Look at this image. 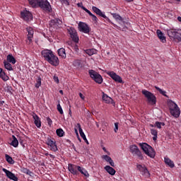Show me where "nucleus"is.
Returning a JSON list of instances; mask_svg holds the SVG:
<instances>
[{
	"label": "nucleus",
	"mask_w": 181,
	"mask_h": 181,
	"mask_svg": "<svg viewBox=\"0 0 181 181\" xmlns=\"http://www.w3.org/2000/svg\"><path fill=\"white\" fill-rule=\"evenodd\" d=\"M68 170L70 173L76 176H77V175H79V173H81V175H83L85 177H90V174H88V171H87L86 168L71 163L68 164Z\"/></svg>",
	"instance_id": "f257e3e1"
},
{
	"label": "nucleus",
	"mask_w": 181,
	"mask_h": 181,
	"mask_svg": "<svg viewBox=\"0 0 181 181\" xmlns=\"http://www.w3.org/2000/svg\"><path fill=\"white\" fill-rule=\"evenodd\" d=\"M139 146L141 148L142 151L144 152L147 156H149V158H151L153 159L156 155V152H155V150L152 146L148 145L146 143H140L139 144Z\"/></svg>",
	"instance_id": "f03ea898"
},
{
	"label": "nucleus",
	"mask_w": 181,
	"mask_h": 181,
	"mask_svg": "<svg viewBox=\"0 0 181 181\" xmlns=\"http://www.w3.org/2000/svg\"><path fill=\"white\" fill-rule=\"evenodd\" d=\"M168 35L171 40H174L177 43L181 42V30L171 29L168 31Z\"/></svg>",
	"instance_id": "7ed1b4c3"
},
{
	"label": "nucleus",
	"mask_w": 181,
	"mask_h": 181,
	"mask_svg": "<svg viewBox=\"0 0 181 181\" xmlns=\"http://www.w3.org/2000/svg\"><path fill=\"white\" fill-rule=\"evenodd\" d=\"M88 74L90 78H92V80L95 81V83H96L97 84H103V81H104V79L103 78V76H101V74H100V73L95 71L94 69H89Z\"/></svg>",
	"instance_id": "20e7f679"
},
{
	"label": "nucleus",
	"mask_w": 181,
	"mask_h": 181,
	"mask_svg": "<svg viewBox=\"0 0 181 181\" xmlns=\"http://www.w3.org/2000/svg\"><path fill=\"white\" fill-rule=\"evenodd\" d=\"M141 93L146 98L148 104H151V105H155L156 104V96H155L153 93L145 89L142 90Z\"/></svg>",
	"instance_id": "39448f33"
},
{
	"label": "nucleus",
	"mask_w": 181,
	"mask_h": 181,
	"mask_svg": "<svg viewBox=\"0 0 181 181\" xmlns=\"http://www.w3.org/2000/svg\"><path fill=\"white\" fill-rule=\"evenodd\" d=\"M38 8H40L45 12L50 13L53 10L52 9V5L47 0H39Z\"/></svg>",
	"instance_id": "423d86ee"
},
{
	"label": "nucleus",
	"mask_w": 181,
	"mask_h": 181,
	"mask_svg": "<svg viewBox=\"0 0 181 181\" xmlns=\"http://www.w3.org/2000/svg\"><path fill=\"white\" fill-rule=\"evenodd\" d=\"M92 11H93V12L95 13H96V15H98V16L103 18L104 19H105L107 21V22L113 25V26L115 28H117V25L114 24V23H112V22H111V20H110V18L108 17H107V16H105V12H103L101 10H100V8H98L96 6H92Z\"/></svg>",
	"instance_id": "0eeeda50"
},
{
	"label": "nucleus",
	"mask_w": 181,
	"mask_h": 181,
	"mask_svg": "<svg viewBox=\"0 0 181 181\" xmlns=\"http://www.w3.org/2000/svg\"><path fill=\"white\" fill-rule=\"evenodd\" d=\"M130 152L134 156H137L140 160H144V156L142 155V152L139 150V148H138V146H130Z\"/></svg>",
	"instance_id": "6e6552de"
},
{
	"label": "nucleus",
	"mask_w": 181,
	"mask_h": 181,
	"mask_svg": "<svg viewBox=\"0 0 181 181\" xmlns=\"http://www.w3.org/2000/svg\"><path fill=\"white\" fill-rule=\"evenodd\" d=\"M21 18L25 21V22H29V21H32L33 19V15L32 13L28 10H23L21 12Z\"/></svg>",
	"instance_id": "1a4fd4ad"
},
{
	"label": "nucleus",
	"mask_w": 181,
	"mask_h": 181,
	"mask_svg": "<svg viewBox=\"0 0 181 181\" xmlns=\"http://www.w3.org/2000/svg\"><path fill=\"white\" fill-rule=\"evenodd\" d=\"M106 74L111 77V78H112V80H114V81H115L116 83H120V84H123L124 81H122V78H121V76L115 74V72L106 71Z\"/></svg>",
	"instance_id": "9d476101"
},
{
	"label": "nucleus",
	"mask_w": 181,
	"mask_h": 181,
	"mask_svg": "<svg viewBox=\"0 0 181 181\" xmlns=\"http://www.w3.org/2000/svg\"><path fill=\"white\" fill-rule=\"evenodd\" d=\"M68 33H69L71 38L75 43H78V35H77V31L74 28H69L67 29Z\"/></svg>",
	"instance_id": "9b49d317"
},
{
	"label": "nucleus",
	"mask_w": 181,
	"mask_h": 181,
	"mask_svg": "<svg viewBox=\"0 0 181 181\" xmlns=\"http://www.w3.org/2000/svg\"><path fill=\"white\" fill-rule=\"evenodd\" d=\"M136 168L138 169V170H139L141 175H142V176H144L145 177H149V176H151V173H149V171L148 170V168H146V167H145V165H142L141 164H139L136 165Z\"/></svg>",
	"instance_id": "f8f14e48"
},
{
	"label": "nucleus",
	"mask_w": 181,
	"mask_h": 181,
	"mask_svg": "<svg viewBox=\"0 0 181 181\" xmlns=\"http://www.w3.org/2000/svg\"><path fill=\"white\" fill-rule=\"evenodd\" d=\"M47 145H48V146H50V149L51 151H52V152H57V145H56V140H54V139H52L50 138H48L47 140Z\"/></svg>",
	"instance_id": "ddd939ff"
},
{
	"label": "nucleus",
	"mask_w": 181,
	"mask_h": 181,
	"mask_svg": "<svg viewBox=\"0 0 181 181\" xmlns=\"http://www.w3.org/2000/svg\"><path fill=\"white\" fill-rule=\"evenodd\" d=\"M51 66H54V67H57L59 64H60V62L59 61V57H57L54 54H53L49 59L47 61Z\"/></svg>",
	"instance_id": "4468645a"
},
{
	"label": "nucleus",
	"mask_w": 181,
	"mask_h": 181,
	"mask_svg": "<svg viewBox=\"0 0 181 181\" xmlns=\"http://www.w3.org/2000/svg\"><path fill=\"white\" fill-rule=\"evenodd\" d=\"M78 29L80 32H83V33H90V27L86 23L80 22L78 23Z\"/></svg>",
	"instance_id": "2eb2a0df"
},
{
	"label": "nucleus",
	"mask_w": 181,
	"mask_h": 181,
	"mask_svg": "<svg viewBox=\"0 0 181 181\" xmlns=\"http://www.w3.org/2000/svg\"><path fill=\"white\" fill-rule=\"evenodd\" d=\"M170 112L175 118H179V117H180V108H179L177 105L170 109Z\"/></svg>",
	"instance_id": "dca6fc26"
},
{
	"label": "nucleus",
	"mask_w": 181,
	"mask_h": 181,
	"mask_svg": "<svg viewBox=\"0 0 181 181\" xmlns=\"http://www.w3.org/2000/svg\"><path fill=\"white\" fill-rule=\"evenodd\" d=\"M41 54L42 57H44L45 60L47 62L48 60H50V57L52 55H53V51L50 49H44L41 52Z\"/></svg>",
	"instance_id": "f3484780"
},
{
	"label": "nucleus",
	"mask_w": 181,
	"mask_h": 181,
	"mask_svg": "<svg viewBox=\"0 0 181 181\" xmlns=\"http://www.w3.org/2000/svg\"><path fill=\"white\" fill-rule=\"evenodd\" d=\"M3 172H4V173L6 174V177L10 179V180H13V181H18V177H16V175H15V174H13L12 172L8 170L6 168H3L2 169Z\"/></svg>",
	"instance_id": "a211bd4d"
},
{
	"label": "nucleus",
	"mask_w": 181,
	"mask_h": 181,
	"mask_svg": "<svg viewBox=\"0 0 181 181\" xmlns=\"http://www.w3.org/2000/svg\"><path fill=\"white\" fill-rule=\"evenodd\" d=\"M26 30L28 32L27 39L29 41V45H30V43H32V39H33V35L35 33V31L33 30V28L32 27L26 28Z\"/></svg>",
	"instance_id": "6ab92c4d"
},
{
	"label": "nucleus",
	"mask_w": 181,
	"mask_h": 181,
	"mask_svg": "<svg viewBox=\"0 0 181 181\" xmlns=\"http://www.w3.org/2000/svg\"><path fill=\"white\" fill-rule=\"evenodd\" d=\"M62 22L59 18H54L53 20H51L49 23V26L51 28H54V29H57L59 28V25H62Z\"/></svg>",
	"instance_id": "aec40b11"
},
{
	"label": "nucleus",
	"mask_w": 181,
	"mask_h": 181,
	"mask_svg": "<svg viewBox=\"0 0 181 181\" xmlns=\"http://www.w3.org/2000/svg\"><path fill=\"white\" fill-rule=\"evenodd\" d=\"M33 118L34 119V124L37 128H40L42 127V122L40 121V117L36 115V113L33 114Z\"/></svg>",
	"instance_id": "412c9836"
},
{
	"label": "nucleus",
	"mask_w": 181,
	"mask_h": 181,
	"mask_svg": "<svg viewBox=\"0 0 181 181\" xmlns=\"http://www.w3.org/2000/svg\"><path fill=\"white\" fill-rule=\"evenodd\" d=\"M156 33H157L158 37L160 39L162 43H165L166 37H165V34H163V33H162L160 30H157Z\"/></svg>",
	"instance_id": "4be33fe9"
},
{
	"label": "nucleus",
	"mask_w": 181,
	"mask_h": 181,
	"mask_svg": "<svg viewBox=\"0 0 181 181\" xmlns=\"http://www.w3.org/2000/svg\"><path fill=\"white\" fill-rule=\"evenodd\" d=\"M102 158L106 161L108 162L112 168H115V163H114V160H112V158L110 157L109 156L104 155L102 156Z\"/></svg>",
	"instance_id": "5701e85b"
},
{
	"label": "nucleus",
	"mask_w": 181,
	"mask_h": 181,
	"mask_svg": "<svg viewBox=\"0 0 181 181\" xmlns=\"http://www.w3.org/2000/svg\"><path fill=\"white\" fill-rule=\"evenodd\" d=\"M104 169L105 170H106V172H107V173H109V175H111V176H114V175L117 173V171L115 170V169H114L110 165H106L104 168Z\"/></svg>",
	"instance_id": "b1692460"
},
{
	"label": "nucleus",
	"mask_w": 181,
	"mask_h": 181,
	"mask_svg": "<svg viewBox=\"0 0 181 181\" xmlns=\"http://www.w3.org/2000/svg\"><path fill=\"white\" fill-rule=\"evenodd\" d=\"M73 65L74 67H76V69H83V67H84L83 62L80 59H76L74 61Z\"/></svg>",
	"instance_id": "393cba45"
},
{
	"label": "nucleus",
	"mask_w": 181,
	"mask_h": 181,
	"mask_svg": "<svg viewBox=\"0 0 181 181\" xmlns=\"http://www.w3.org/2000/svg\"><path fill=\"white\" fill-rule=\"evenodd\" d=\"M29 6L31 8H38L39 6V0H28Z\"/></svg>",
	"instance_id": "a878e982"
},
{
	"label": "nucleus",
	"mask_w": 181,
	"mask_h": 181,
	"mask_svg": "<svg viewBox=\"0 0 181 181\" xmlns=\"http://www.w3.org/2000/svg\"><path fill=\"white\" fill-rule=\"evenodd\" d=\"M10 145H11V146H13V148H18L19 145V141H18V139H16V136H15L14 135L12 136V141Z\"/></svg>",
	"instance_id": "bb28decb"
},
{
	"label": "nucleus",
	"mask_w": 181,
	"mask_h": 181,
	"mask_svg": "<svg viewBox=\"0 0 181 181\" xmlns=\"http://www.w3.org/2000/svg\"><path fill=\"white\" fill-rule=\"evenodd\" d=\"M164 162L165 163V165H168L170 168H175V163H173V161L172 160H170V158H168V157H165L164 158Z\"/></svg>",
	"instance_id": "cd10ccee"
},
{
	"label": "nucleus",
	"mask_w": 181,
	"mask_h": 181,
	"mask_svg": "<svg viewBox=\"0 0 181 181\" xmlns=\"http://www.w3.org/2000/svg\"><path fill=\"white\" fill-rule=\"evenodd\" d=\"M77 125H78L80 136L83 139V141H86L87 137H86V134H84V132H83V129H81V125L80 124V123H78Z\"/></svg>",
	"instance_id": "c85d7f7f"
},
{
	"label": "nucleus",
	"mask_w": 181,
	"mask_h": 181,
	"mask_svg": "<svg viewBox=\"0 0 181 181\" xmlns=\"http://www.w3.org/2000/svg\"><path fill=\"white\" fill-rule=\"evenodd\" d=\"M58 54L59 56H60L61 57H62V59H66V49L64 48H60L58 49Z\"/></svg>",
	"instance_id": "c756f323"
},
{
	"label": "nucleus",
	"mask_w": 181,
	"mask_h": 181,
	"mask_svg": "<svg viewBox=\"0 0 181 181\" xmlns=\"http://www.w3.org/2000/svg\"><path fill=\"white\" fill-rule=\"evenodd\" d=\"M7 62L8 63H11L12 64H15L16 63V59L12 54L7 55Z\"/></svg>",
	"instance_id": "7c9ffc66"
},
{
	"label": "nucleus",
	"mask_w": 181,
	"mask_h": 181,
	"mask_svg": "<svg viewBox=\"0 0 181 181\" xmlns=\"http://www.w3.org/2000/svg\"><path fill=\"white\" fill-rule=\"evenodd\" d=\"M86 13H88L89 15V16H91L92 18V21L95 23H97L98 22V18H97V16L94 14H93L91 13V11H90V10H88Z\"/></svg>",
	"instance_id": "2f4dec72"
},
{
	"label": "nucleus",
	"mask_w": 181,
	"mask_h": 181,
	"mask_svg": "<svg viewBox=\"0 0 181 181\" xmlns=\"http://www.w3.org/2000/svg\"><path fill=\"white\" fill-rule=\"evenodd\" d=\"M4 67L6 69V70H8L9 71H12L13 70V68H12V64L11 63L4 61Z\"/></svg>",
	"instance_id": "473e14b6"
},
{
	"label": "nucleus",
	"mask_w": 181,
	"mask_h": 181,
	"mask_svg": "<svg viewBox=\"0 0 181 181\" xmlns=\"http://www.w3.org/2000/svg\"><path fill=\"white\" fill-rule=\"evenodd\" d=\"M85 52L86 53V54H88L89 56H93V54H97V49H86Z\"/></svg>",
	"instance_id": "72a5a7b5"
},
{
	"label": "nucleus",
	"mask_w": 181,
	"mask_h": 181,
	"mask_svg": "<svg viewBox=\"0 0 181 181\" xmlns=\"http://www.w3.org/2000/svg\"><path fill=\"white\" fill-rule=\"evenodd\" d=\"M6 160L9 163L10 165H13L15 163V160H13V158L11 157L9 155L6 154L5 155Z\"/></svg>",
	"instance_id": "f704fd0d"
},
{
	"label": "nucleus",
	"mask_w": 181,
	"mask_h": 181,
	"mask_svg": "<svg viewBox=\"0 0 181 181\" xmlns=\"http://www.w3.org/2000/svg\"><path fill=\"white\" fill-rule=\"evenodd\" d=\"M103 101H105L107 104H110V103H111V101H112V98H110L109 96H107V94H103Z\"/></svg>",
	"instance_id": "c9c22d12"
},
{
	"label": "nucleus",
	"mask_w": 181,
	"mask_h": 181,
	"mask_svg": "<svg viewBox=\"0 0 181 181\" xmlns=\"http://www.w3.org/2000/svg\"><path fill=\"white\" fill-rule=\"evenodd\" d=\"M151 135H153V140L156 141V139H158V130L151 129Z\"/></svg>",
	"instance_id": "e433bc0d"
},
{
	"label": "nucleus",
	"mask_w": 181,
	"mask_h": 181,
	"mask_svg": "<svg viewBox=\"0 0 181 181\" xmlns=\"http://www.w3.org/2000/svg\"><path fill=\"white\" fill-rule=\"evenodd\" d=\"M42 86V78L40 76H37V78L36 79V83H35V88H39Z\"/></svg>",
	"instance_id": "4c0bfd02"
},
{
	"label": "nucleus",
	"mask_w": 181,
	"mask_h": 181,
	"mask_svg": "<svg viewBox=\"0 0 181 181\" xmlns=\"http://www.w3.org/2000/svg\"><path fill=\"white\" fill-rule=\"evenodd\" d=\"M56 134L57 136L62 137L64 136V131L63 129H58L56 130Z\"/></svg>",
	"instance_id": "58836bf2"
},
{
	"label": "nucleus",
	"mask_w": 181,
	"mask_h": 181,
	"mask_svg": "<svg viewBox=\"0 0 181 181\" xmlns=\"http://www.w3.org/2000/svg\"><path fill=\"white\" fill-rule=\"evenodd\" d=\"M0 77L4 81H8V80H9V76H8L5 72L0 74Z\"/></svg>",
	"instance_id": "ea45409f"
},
{
	"label": "nucleus",
	"mask_w": 181,
	"mask_h": 181,
	"mask_svg": "<svg viewBox=\"0 0 181 181\" xmlns=\"http://www.w3.org/2000/svg\"><path fill=\"white\" fill-rule=\"evenodd\" d=\"M169 110H171L172 108L177 107V104H176L175 102L170 100L168 103Z\"/></svg>",
	"instance_id": "a19ab883"
},
{
	"label": "nucleus",
	"mask_w": 181,
	"mask_h": 181,
	"mask_svg": "<svg viewBox=\"0 0 181 181\" xmlns=\"http://www.w3.org/2000/svg\"><path fill=\"white\" fill-rule=\"evenodd\" d=\"M111 15L113 16V18L116 20V21H120L122 22V17L121 16H119V14L117 13H111Z\"/></svg>",
	"instance_id": "79ce46f5"
},
{
	"label": "nucleus",
	"mask_w": 181,
	"mask_h": 181,
	"mask_svg": "<svg viewBox=\"0 0 181 181\" xmlns=\"http://www.w3.org/2000/svg\"><path fill=\"white\" fill-rule=\"evenodd\" d=\"M154 127H156L157 128H158V129H160L162 127H165V123L160 122H156V123L154 124Z\"/></svg>",
	"instance_id": "37998d69"
},
{
	"label": "nucleus",
	"mask_w": 181,
	"mask_h": 181,
	"mask_svg": "<svg viewBox=\"0 0 181 181\" xmlns=\"http://www.w3.org/2000/svg\"><path fill=\"white\" fill-rule=\"evenodd\" d=\"M22 172L23 173H25V175H28L29 176H32V175H33V173L28 168H23Z\"/></svg>",
	"instance_id": "c03bdc74"
},
{
	"label": "nucleus",
	"mask_w": 181,
	"mask_h": 181,
	"mask_svg": "<svg viewBox=\"0 0 181 181\" xmlns=\"http://www.w3.org/2000/svg\"><path fill=\"white\" fill-rule=\"evenodd\" d=\"M155 88L156 90H157V91H159V93L162 94V95H164V97H166V91L162 90V89H160V88L158 86H155Z\"/></svg>",
	"instance_id": "a18cd8bd"
},
{
	"label": "nucleus",
	"mask_w": 181,
	"mask_h": 181,
	"mask_svg": "<svg viewBox=\"0 0 181 181\" xmlns=\"http://www.w3.org/2000/svg\"><path fill=\"white\" fill-rule=\"evenodd\" d=\"M77 6L78 8H81V9H83V11H85V12H86V13L88 11V9H87V8H86V7H84V6H83V3H78Z\"/></svg>",
	"instance_id": "49530a36"
},
{
	"label": "nucleus",
	"mask_w": 181,
	"mask_h": 181,
	"mask_svg": "<svg viewBox=\"0 0 181 181\" xmlns=\"http://www.w3.org/2000/svg\"><path fill=\"white\" fill-rule=\"evenodd\" d=\"M57 111H59V114H61V115H63L64 112H63V108H62V105H60V103H59L57 106Z\"/></svg>",
	"instance_id": "de8ad7c7"
},
{
	"label": "nucleus",
	"mask_w": 181,
	"mask_h": 181,
	"mask_svg": "<svg viewBox=\"0 0 181 181\" xmlns=\"http://www.w3.org/2000/svg\"><path fill=\"white\" fill-rule=\"evenodd\" d=\"M60 2H62V4H64V5H66L67 6H69V5H70V1L71 0H59Z\"/></svg>",
	"instance_id": "09e8293b"
},
{
	"label": "nucleus",
	"mask_w": 181,
	"mask_h": 181,
	"mask_svg": "<svg viewBox=\"0 0 181 181\" xmlns=\"http://www.w3.org/2000/svg\"><path fill=\"white\" fill-rule=\"evenodd\" d=\"M47 122L49 127H52V125H53V121H52V119H50V117H47Z\"/></svg>",
	"instance_id": "8fccbe9b"
},
{
	"label": "nucleus",
	"mask_w": 181,
	"mask_h": 181,
	"mask_svg": "<svg viewBox=\"0 0 181 181\" xmlns=\"http://www.w3.org/2000/svg\"><path fill=\"white\" fill-rule=\"evenodd\" d=\"M53 80L55 81V83H57V84H59V77L54 76Z\"/></svg>",
	"instance_id": "3c124183"
},
{
	"label": "nucleus",
	"mask_w": 181,
	"mask_h": 181,
	"mask_svg": "<svg viewBox=\"0 0 181 181\" xmlns=\"http://www.w3.org/2000/svg\"><path fill=\"white\" fill-rule=\"evenodd\" d=\"M118 122L115 123V129L114 131L115 132H117L118 131Z\"/></svg>",
	"instance_id": "603ef678"
},
{
	"label": "nucleus",
	"mask_w": 181,
	"mask_h": 181,
	"mask_svg": "<svg viewBox=\"0 0 181 181\" xmlns=\"http://www.w3.org/2000/svg\"><path fill=\"white\" fill-rule=\"evenodd\" d=\"M79 97L81 98V100H84V98H86V97H84V95H83V93H79Z\"/></svg>",
	"instance_id": "864d4df0"
},
{
	"label": "nucleus",
	"mask_w": 181,
	"mask_h": 181,
	"mask_svg": "<svg viewBox=\"0 0 181 181\" xmlns=\"http://www.w3.org/2000/svg\"><path fill=\"white\" fill-rule=\"evenodd\" d=\"M74 49L75 50V52H78V45H75L74 47Z\"/></svg>",
	"instance_id": "5fc2aeb1"
},
{
	"label": "nucleus",
	"mask_w": 181,
	"mask_h": 181,
	"mask_svg": "<svg viewBox=\"0 0 181 181\" xmlns=\"http://www.w3.org/2000/svg\"><path fill=\"white\" fill-rule=\"evenodd\" d=\"M103 150L104 151V152H106V153H110L108 151H107V148H105V147H103Z\"/></svg>",
	"instance_id": "6e6d98bb"
},
{
	"label": "nucleus",
	"mask_w": 181,
	"mask_h": 181,
	"mask_svg": "<svg viewBox=\"0 0 181 181\" xmlns=\"http://www.w3.org/2000/svg\"><path fill=\"white\" fill-rule=\"evenodd\" d=\"M4 104H5V101H4V100H0V105H4Z\"/></svg>",
	"instance_id": "4d7b16f0"
},
{
	"label": "nucleus",
	"mask_w": 181,
	"mask_h": 181,
	"mask_svg": "<svg viewBox=\"0 0 181 181\" xmlns=\"http://www.w3.org/2000/svg\"><path fill=\"white\" fill-rule=\"evenodd\" d=\"M5 71H4V70L2 69V68H0V74H1V73H4Z\"/></svg>",
	"instance_id": "13d9d810"
},
{
	"label": "nucleus",
	"mask_w": 181,
	"mask_h": 181,
	"mask_svg": "<svg viewBox=\"0 0 181 181\" xmlns=\"http://www.w3.org/2000/svg\"><path fill=\"white\" fill-rule=\"evenodd\" d=\"M149 127H151V128H153V127H155V124H150Z\"/></svg>",
	"instance_id": "bf43d9fd"
},
{
	"label": "nucleus",
	"mask_w": 181,
	"mask_h": 181,
	"mask_svg": "<svg viewBox=\"0 0 181 181\" xmlns=\"http://www.w3.org/2000/svg\"><path fill=\"white\" fill-rule=\"evenodd\" d=\"M177 21H178L179 22H181V17H180V16L177 17Z\"/></svg>",
	"instance_id": "052dcab7"
},
{
	"label": "nucleus",
	"mask_w": 181,
	"mask_h": 181,
	"mask_svg": "<svg viewBox=\"0 0 181 181\" xmlns=\"http://www.w3.org/2000/svg\"><path fill=\"white\" fill-rule=\"evenodd\" d=\"M59 94H62V95H63V94H64V93H63V90H59Z\"/></svg>",
	"instance_id": "680f3d73"
},
{
	"label": "nucleus",
	"mask_w": 181,
	"mask_h": 181,
	"mask_svg": "<svg viewBox=\"0 0 181 181\" xmlns=\"http://www.w3.org/2000/svg\"><path fill=\"white\" fill-rule=\"evenodd\" d=\"M126 2H134V0H125Z\"/></svg>",
	"instance_id": "e2e57ef3"
},
{
	"label": "nucleus",
	"mask_w": 181,
	"mask_h": 181,
	"mask_svg": "<svg viewBox=\"0 0 181 181\" xmlns=\"http://www.w3.org/2000/svg\"><path fill=\"white\" fill-rule=\"evenodd\" d=\"M85 141V142L87 144V145H88V140H87V139H86V140H84Z\"/></svg>",
	"instance_id": "0e129e2a"
},
{
	"label": "nucleus",
	"mask_w": 181,
	"mask_h": 181,
	"mask_svg": "<svg viewBox=\"0 0 181 181\" xmlns=\"http://www.w3.org/2000/svg\"><path fill=\"white\" fill-rule=\"evenodd\" d=\"M78 139L80 142H81V139H80V137L78 136Z\"/></svg>",
	"instance_id": "69168bd1"
},
{
	"label": "nucleus",
	"mask_w": 181,
	"mask_h": 181,
	"mask_svg": "<svg viewBox=\"0 0 181 181\" xmlns=\"http://www.w3.org/2000/svg\"><path fill=\"white\" fill-rule=\"evenodd\" d=\"M76 132V135L78 136V133L77 132V129H75Z\"/></svg>",
	"instance_id": "338daca9"
},
{
	"label": "nucleus",
	"mask_w": 181,
	"mask_h": 181,
	"mask_svg": "<svg viewBox=\"0 0 181 181\" xmlns=\"http://www.w3.org/2000/svg\"><path fill=\"white\" fill-rule=\"evenodd\" d=\"M50 158H53V155L49 154Z\"/></svg>",
	"instance_id": "774afa93"
}]
</instances>
